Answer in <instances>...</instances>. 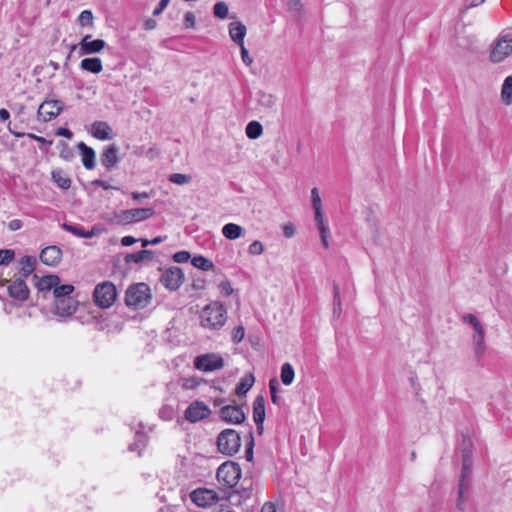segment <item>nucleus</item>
<instances>
[{
    "mask_svg": "<svg viewBox=\"0 0 512 512\" xmlns=\"http://www.w3.org/2000/svg\"><path fill=\"white\" fill-rule=\"evenodd\" d=\"M263 251H264V246H263V244H262L260 241H258V240L253 241V242L249 245V247H248V252H249V254H251V255H260V254H262V253H263Z\"/></svg>",
    "mask_w": 512,
    "mask_h": 512,
    "instance_id": "09e8293b",
    "label": "nucleus"
},
{
    "mask_svg": "<svg viewBox=\"0 0 512 512\" xmlns=\"http://www.w3.org/2000/svg\"><path fill=\"white\" fill-rule=\"evenodd\" d=\"M82 70L98 74L103 70L102 61L98 57L84 58L80 62Z\"/></svg>",
    "mask_w": 512,
    "mask_h": 512,
    "instance_id": "c756f323",
    "label": "nucleus"
},
{
    "mask_svg": "<svg viewBox=\"0 0 512 512\" xmlns=\"http://www.w3.org/2000/svg\"><path fill=\"white\" fill-rule=\"evenodd\" d=\"M200 325L209 330L221 329L227 321V309L219 301H212L202 308L199 314Z\"/></svg>",
    "mask_w": 512,
    "mask_h": 512,
    "instance_id": "f257e3e1",
    "label": "nucleus"
},
{
    "mask_svg": "<svg viewBox=\"0 0 512 512\" xmlns=\"http://www.w3.org/2000/svg\"><path fill=\"white\" fill-rule=\"evenodd\" d=\"M165 239H166V236L165 237L157 236L151 240L141 238L140 242L143 247H147L148 245H158V244L162 243Z\"/></svg>",
    "mask_w": 512,
    "mask_h": 512,
    "instance_id": "5fc2aeb1",
    "label": "nucleus"
},
{
    "mask_svg": "<svg viewBox=\"0 0 512 512\" xmlns=\"http://www.w3.org/2000/svg\"><path fill=\"white\" fill-rule=\"evenodd\" d=\"M10 297L18 301H26L29 297V288L24 279H17L8 286Z\"/></svg>",
    "mask_w": 512,
    "mask_h": 512,
    "instance_id": "aec40b11",
    "label": "nucleus"
},
{
    "mask_svg": "<svg viewBox=\"0 0 512 512\" xmlns=\"http://www.w3.org/2000/svg\"><path fill=\"white\" fill-rule=\"evenodd\" d=\"M196 23V18L193 12H186L184 15V26L185 28H193Z\"/></svg>",
    "mask_w": 512,
    "mask_h": 512,
    "instance_id": "603ef678",
    "label": "nucleus"
},
{
    "mask_svg": "<svg viewBox=\"0 0 512 512\" xmlns=\"http://www.w3.org/2000/svg\"><path fill=\"white\" fill-rule=\"evenodd\" d=\"M281 381L284 385H288V362L281 367Z\"/></svg>",
    "mask_w": 512,
    "mask_h": 512,
    "instance_id": "13d9d810",
    "label": "nucleus"
},
{
    "mask_svg": "<svg viewBox=\"0 0 512 512\" xmlns=\"http://www.w3.org/2000/svg\"><path fill=\"white\" fill-rule=\"evenodd\" d=\"M244 335H245L244 327L242 325L236 326L232 330V340H233V342L234 343H240L243 340Z\"/></svg>",
    "mask_w": 512,
    "mask_h": 512,
    "instance_id": "8fccbe9b",
    "label": "nucleus"
},
{
    "mask_svg": "<svg viewBox=\"0 0 512 512\" xmlns=\"http://www.w3.org/2000/svg\"><path fill=\"white\" fill-rule=\"evenodd\" d=\"M269 388L272 402L277 405L283 402V397L281 396V394L284 391L280 390V384L276 378L270 380Z\"/></svg>",
    "mask_w": 512,
    "mask_h": 512,
    "instance_id": "c9c22d12",
    "label": "nucleus"
},
{
    "mask_svg": "<svg viewBox=\"0 0 512 512\" xmlns=\"http://www.w3.org/2000/svg\"><path fill=\"white\" fill-rule=\"evenodd\" d=\"M194 365L198 370L212 372L224 366L223 358L216 353H207L196 357Z\"/></svg>",
    "mask_w": 512,
    "mask_h": 512,
    "instance_id": "9d476101",
    "label": "nucleus"
},
{
    "mask_svg": "<svg viewBox=\"0 0 512 512\" xmlns=\"http://www.w3.org/2000/svg\"><path fill=\"white\" fill-rule=\"evenodd\" d=\"M93 185H97V186H100L102 187L104 190H108V189H111L113 188L108 182L104 181V180H100V179H97V180H94L92 182Z\"/></svg>",
    "mask_w": 512,
    "mask_h": 512,
    "instance_id": "69168bd1",
    "label": "nucleus"
},
{
    "mask_svg": "<svg viewBox=\"0 0 512 512\" xmlns=\"http://www.w3.org/2000/svg\"><path fill=\"white\" fill-rule=\"evenodd\" d=\"M257 101L259 106L263 107L264 109H272L276 103L274 96L265 92H260L258 94Z\"/></svg>",
    "mask_w": 512,
    "mask_h": 512,
    "instance_id": "4c0bfd02",
    "label": "nucleus"
},
{
    "mask_svg": "<svg viewBox=\"0 0 512 512\" xmlns=\"http://www.w3.org/2000/svg\"><path fill=\"white\" fill-rule=\"evenodd\" d=\"M255 378L252 373L246 374L236 386V394L238 396L245 395L253 386Z\"/></svg>",
    "mask_w": 512,
    "mask_h": 512,
    "instance_id": "473e14b6",
    "label": "nucleus"
},
{
    "mask_svg": "<svg viewBox=\"0 0 512 512\" xmlns=\"http://www.w3.org/2000/svg\"><path fill=\"white\" fill-rule=\"evenodd\" d=\"M501 99L506 105L512 104V75L507 76L503 82Z\"/></svg>",
    "mask_w": 512,
    "mask_h": 512,
    "instance_id": "f704fd0d",
    "label": "nucleus"
},
{
    "mask_svg": "<svg viewBox=\"0 0 512 512\" xmlns=\"http://www.w3.org/2000/svg\"><path fill=\"white\" fill-rule=\"evenodd\" d=\"M168 3H169V0H160L157 7L153 10V15L154 16L160 15L163 12V10L167 7Z\"/></svg>",
    "mask_w": 512,
    "mask_h": 512,
    "instance_id": "4d7b16f0",
    "label": "nucleus"
},
{
    "mask_svg": "<svg viewBox=\"0 0 512 512\" xmlns=\"http://www.w3.org/2000/svg\"><path fill=\"white\" fill-rule=\"evenodd\" d=\"M290 3V20L293 19L297 24L301 25L306 19V11L300 0H289Z\"/></svg>",
    "mask_w": 512,
    "mask_h": 512,
    "instance_id": "a878e982",
    "label": "nucleus"
},
{
    "mask_svg": "<svg viewBox=\"0 0 512 512\" xmlns=\"http://www.w3.org/2000/svg\"><path fill=\"white\" fill-rule=\"evenodd\" d=\"M221 418L232 424H240L245 420V413L243 410L234 405H227L220 410Z\"/></svg>",
    "mask_w": 512,
    "mask_h": 512,
    "instance_id": "dca6fc26",
    "label": "nucleus"
},
{
    "mask_svg": "<svg viewBox=\"0 0 512 512\" xmlns=\"http://www.w3.org/2000/svg\"><path fill=\"white\" fill-rule=\"evenodd\" d=\"M15 256V252L10 249L0 250V265H8Z\"/></svg>",
    "mask_w": 512,
    "mask_h": 512,
    "instance_id": "49530a36",
    "label": "nucleus"
},
{
    "mask_svg": "<svg viewBox=\"0 0 512 512\" xmlns=\"http://www.w3.org/2000/svg\"><path fill=\"white\" fill-rule=\"evenodd\" d=\"M210 409L203 402L195 401L191 403L185 411V418L189 422L195 423L210 415Z\"/></svg>",
    "mask_w": 512,
    "mask_h": 512,
    "instance_id": "2eb2a0df",
    "label": "nucleus"
},
{
    "mask_svg": "<svg viewBox=\"0 0 512 512\" xmlns=\"http://www.w3.org/2000/svg\"><path fill=\"white\" fill-rule=\"evenodd\" d=\"M91 134L98 140H111L113 131L110 125L105 121H95L91 125Z\"/></svg>",
    "mask_w": 512,
    "mask_h": 512,
    "instance_id": "412c9836",
    "label": "nucleus"
},
{
    "mask_svg": "<svg viewBox=\"0 0 512 512\" xmlns=\"http://www.w3.org/2000/svg\"><path fill=\"white\" fill-rule=\"evenodd\" d=\"M63 149L60 152V156L64 158L65 160H70L72 157V152L69 149L68 145L66 143H63Z\"/></svg>",
    "mask_w": 512,
    "mask_h": 512,
    "instance_id": "680f3d73",
    "label": "nucleus"
},
{
    "mask_svg": "<svg viewBox=\"0 0 512 512\" xmlns=\"http://www.w3.org/2000/svg\"><path fill=\"white\" fill-rule=\"evenodd\" d=\"M240 48H241V58H242V61L247 65H251L252 62H253V59L252 57L249 55L247 49L245 48L244 44L242 45H239Z\"/></svg>",
    "mask_w": 512,
    "mask_h": 512,
    "instance_id": "6e6d98bb",
    "label": "nucleus"
},
{
    "mask_svg": "<svg viewBox=\"0 0 512 512\" xmlns=\"http://www.w3.org/2000/svg\"><path fill=\"white\" fill-rule=\"evenodd\" d=\"M151 300L150 289L145 283L130 286L125 295V303L134 309L145 308Z\"/></svg>",
    "mask_w": 512,
    "mask_h": 512,
    "instance_id": "f03ea898",
    "label": "nucleus"
},
{
    "mask_svg": "<svg viewBox=\"0 0 512 512\" xmlns=\"http://www.w3.org/2000/svg\"><path fill=\"white\" fill-rule=\"evenodd\" d=\"M218 289L220 294L224 296H229L233 293V288L229 280H223L219 283Z\"/></svg>",
    "mask_w": 512,
    "mask_h": 512,
    "instance_id": "de8ad7c7",
    "label": "nucleus"
},
{
    "mask_svg": "<svg viewBox=\"0 0 512 512\" xmlns=\"http://www.w3.org/2000/svg\"><path fill=\"white\" fill-rule=\"evenodd\" d=\"M190 499L199 507H207L216 503L219 500V496L212 489L198 488L191 492Z\"/></svg>",
    "mask_w": 512,
    "mask_h": 512,
    "instance_id": "f8f14e48",
    "label": "nucleus"
},
{
    "mask_svg": "<svg viewBox=\"0 0 512 512\" xmlns=\"http://www.w3.org/2000/svg\"><path fill=\"white\" fill-rule=\"evenodd\" d=\"M62 228L80 238H92L100 233V229L96 226L86 231L82 226L63 223Z\"/></svg>",
    "mask_w": 512,
    "mask_h": 512,
    "instance_id": "4be33fe9",
    "label": "nucleus"
},
{
    "mask_svg": "<svg viewBox=\"0 0 512 512\" xmlns=\"http://www.w3.org/2000/svg\"><path fill=\"white\" fill-rule=\"evenodd\" d=\"M472 459H469V455L466 454L464 459H462V472L458 486V500H457V508L459 510H464V505L466 502L465 493L469 489V480L472 474Z\"/></svg>",
    "mask_w": 512,
    "mask_h": 512,
    "instance_id": "423d86ee",
    "label": "nucleus"
},
{
    "mask_svg": "<svg viewBox=\"0 0 512 512\" xmlns=\"http://www.w3.org/2000/svg\"><path fill=\"white\" fill-rule=\"evenodd\" d=\"M138 241H140V239H136L133 236H124L121 239V244L125 247H128V246L135 244Z\"/></svg>",
    "mask_w": 512,
    "mask_h": 512,
    "instance_id": "052dcab7",
    "label": "nucleus"
},
{
    "mask_svg": "<svg viewBox=\"0 0 512 512\" xmlns=\"http://www.w3.org/2000/svg\"><path fill=\"white\" fill-rule=\"evenodd\" d=\"M191 263L194 267L199 268L204 271L214 268L213 263L209 259H207L203 256L193 257V259L191 260Z\"/></svg>",
    "mask_w": 512,
    "mask_h": 512,
    "instance_id": "ea45409f",
    "label": "nucleus"
},
{
    "mask_svg": "<svg viewBox=\"0 0 512 512\" xmlns=\"http://www.w3.org/2000/svg\"><path fill=\"white\" fill-rule=\"evenodd\" d=\"M512 53V33L501 36L493 47L490 60L494 63L501 62Z\"/></svg>",
    "mask_w": 512,
    "mask_h": 512,
    "instance_id": "9b49d317",
    "label": "nucleus"
},
{
    "mask_svg": "<svg viewBox=\"0 0 512 512\" xmlns=\"http://www.w3.org/2000/svg\"><path fill=\"white\" fill-rule=\"evenodd\" d=\"M58 136H64L66 138H71L73 133L67 128H59L56 132Z\"/></svg>",
    "mask_w": 512,
    "mask_h": 512,
    "instance_id": "338daca9",
    "label": "nucleus"
},
{
    "mask_svg": "<svg viewBox=\"0 0 512 512\" xmlns=\"http://www.w3.org/2000/svg\"><path fill=\"white\" fill-rule=\"evenodd\" d=\"M334 299H333V314L339 316L341 314V300H340V290L337 284H334Z\"/></svg>",
    "mask_w": 512,
    "mask_h": 512,
    "instance_id": "a18cd8bd",
    "label": "nucleus"
},
{
    "mask_svg": "<svg viewBox=\"0 0 512 512\" xmlns=\"http://www.w3.org/2000/svg\"><path fill=\"white\" fill-rule=\"evenodd\" d=\"M311 198H312V206L315 212V224L317 228L320 231L321 234V241L325 247H328V232L329 229L327 225L324 222V216L322 213V207H321V198L318 192V189L314 187L311 191Z\"/></svg>",
    "mask_w": 512,
    "mask_h": 512,
    "instance_id": "6e6552de",
    "label": "nucleus"
},
{
    "mask_svg": "<svg viewBox=\"0 0 512 512\" xmlns=\"http://www.w3.org/2000/svg\"><path fill=\"white\" fill-rule=\"evenodd\" d=\"M131 197L133 200L135 201H141L142 199H147L149 198V194L146 193V192H142V193H139V192H132L131 193Z\"/></svg>",
    "mask_w": 512,
    "mask_h": 512,
    "instance_id": "e2e57ef3",
    "label": "nucleus"
},
{
    "mask_svg": "<svg viewBox=\"0 0 512 512\" xmlns=\"http://www.w3.org/2000/svg\"><path fill=\"white\" fill-rule=\"evenodd\" d=\"M222 234L229 240H235L242 236L243 228L238 224L228 223L223 226Z\"/></svg>",
    "mask_w": 512,
    "mask_h": 512,
    "instance_id": "2f4dec72",
    "label": "nucleus"
},
{
    "mask_svg": "<svg viewBox=\"0 0 512 512\" xmlns=\"http://www.w3.org/2000/svg\"><path fill=\"white\" fill-rule=\"evenodd\" d=\"M184 281V273L177 266L169 267L162 271L160 282L171 291L177 290Z\"/></svg>",
    "mask_w": 512,
    "mask_h": 512,
    "instance_id": "1a4fd4ad",
    "label": "nucleus"
},
{
    "mask_svg": "<svg viewBox=\"0 0 512 512\" xmlns=\"http://www.w3.org/2000/svg\"><path fill=\"white\" fill-rule=\"evenodd\" d=\"M153 208H135L122 210L115 215L117 223L121 225H128L135 222L144 221L154 215Z\"/></svg>",
    "mask_w": 512,
    "mask_h": 512,
    "instance_id": "0eeeda50",
    "label": "nucleus"
},
{
    "mask_svg": "<svg viewBox=\"0 0 512 512\" xmlns=\"http://www.w3.org/2000/svg\"><path fill=\"white\" fill-rule=\"evenodd\" d=\"M253 418L257 424L258 430H262V424L265 419V401L262 396H258L253 403Z\"/></svg>",
    "mask_w": 512,
    "mask_h": 512,
    "instance_id": "393cba45",
    "label": "nucleus"
},
{
    "mask_svg": "<svg viewBox=\"0 0 512 512\" xmlns=\"http://www.w3.org/2000/svg\"><path fill=\"white\" fill-rule=\"evenodd\" d=\"M216 477L220 484L234 487L241 478V469L237 463L225 462L217 469Z\"/></svg>",
    "mask_w": 512,
    "mask_h": 512,
    "instance_id": "20e7f679",
    "label": "nucleus"
},
{
    "mask_svg": "<svg viewBox=\"0 0 512 512\" xmlns=\"http://www.w3.org/2000/svg\"><path fill=\"white\" fill-rule=\"evenodd\" d=\"M22 226H23V223L19 219H14V220L10 221L8 224V228L10 231H17V230L21 229Z\"/></svg>",
    "mask_w": 512,
    "mask_h": 512,
    "instance_id": "bf43d9fd",
    "label": "nucleus"
},
{
    "mask_svg": "<svg viewBox=\"0 0 512 512\" xmlns=\"http://www.w3.org/2000/svg\"><path fill=\"white\" fill-rule=\"evenodd\" d=\"M154 258V252L152 250H141L136 253H130L125 256V263H143L150 261Z\"/></svg>",
    "mask_w": 512,
    "mask_h": 512,
    "instance_id": "7c9ffc66",
    "label": "nucleus"
},
{
    "mask_svg": "<svg viewBox=\"0 0 512 512\" xmlns=\"http://www.w3.org/2000/svg\"><path fill=\"white\" fill-rule=\"evenodd\" d=\"M78 307V302L73 297H62L54 301V313L60 317L73 315Z\"/></svg>",
    "mask_w": 512,
    "mask_h": 512,
    "instance_id": "4468645a",
    "label": "nucleus"
},
{
    "mask_svg": "<svg viewBox=\"0 0 512 512\" xmlns=\"http://www.w3.org/2000/svg\"><path fill=\"white\" fill-rule=\"evenodd\" d=\"M462 319L465 323H468L471 326H473L474 330L482 326L481 322L477 319V317L471 313L465 314Z\"/></svg>",
    "mask_w": 512,
    "mask_h": 512,
    "instance_id": "3c124183",
    "label": "nucleus"
},
{
    "mask_svg": "<svg viewBox=\"0 0 512 512\" xmlns=\"http://www.w3.org/2000/svg\"><path fill=\"white\" fill-rule=\"evenodd\" d=\"M77 147L81 154L83 166L88 170L93 169L95 167V151L83 142H80Z\"/></svg>",
    "mask_w": 512,
    "mask_h": 512,
    "instance_id": "b1692460",
    "label": "nucleus"
},
{
    "mask_svg": "<svg viewBox=\"0 0 512 512\" xmlns=\"http://www.w3.org/2000/svg\"><path fill=\"white\" fill-rule=\"evenodd\" d=\"M37 260L34 256H24L19 261V273L23 278L30 276L36 268Z\"/></svg>",
    "mask_w": 512,
    "mask_h": 512,
    "instance_id": "c85d7f7f",
    "label": "nucleus"
},
{
    "mask_svg": "<svg viewBox=\"0 0 512 512\" xmlns=\"http://www.w3.org/2000/svg\"><path fill=\"white\" fill-rule=\"evenodd\" d=\"M118 151H119V149L115 144H111L104 148V150L100 156V161H101V164L107 170H111L119 162Z\"/></svg>",
    "mask_w": 512,
    "mask_h": 512,
    "instance_id": "6ab92c4d",
    "label": "nucleus"
},
{
    "mask_svg": "<svg viewBox=\"0 0 512 512\" xmlns=\"http://www.w3.org/2000/svg\"><path fill=\"white\" fill-rule=\"evenodd\" d=\"M245 132L249 139L254 140L262 135L263 128L258 121H251L247 124Z\"/></svg>",
    "mask_w": 512,
    "mask_h": 512,
    "instance_id": "e433bc0d",
    "label": "nucleus"
},
{
    "mask_svg": "<svg viewBox=\"0 0 512 512\" xmlns=\"http://www.w3.org/2000/svg\"><path fill=\"white\" fill-rule=\"evenodd\" d=\"M475 355L480 358L485 351V331L483 325L476 328L473 334Z\"/></svg>",
    "mask_w": 512,
    "mask_h": 512,
    "instance_id": "bb28decb",
    "label": "nucleus"
},
{
    "mask_svg": "<svg viewBox=\"0 0 512 512\" xmlns=\"http://www.w3.org/2000/svg\"><path fill=\"white\" fill-rule=\"evenodd\" d=\"M190 258V254L187 251H179L173 255V260L177 263L187 262Z\"/></svg>",
    "mask_w": 512,
    "mask_h": 512,
    "instance_id": "864d4df0",
    "label": "nucleus"
},
{
    "mask_svg": "<svg viewBox=\"0 0 512 512\" xmlns=\"http://www.w3.org/2000/svg\"><path fill=\"white\" fill-rule=\"evenodd\" d=\"M40 260L48 266H57L62 260V250L56 245L44 248L40 253Z\"/></svg>",
    "mask_w": 512,
    "mask_h": 512,
    "instance_id": "f3484780",
    "label": "nucleus"
},
{
    "mask_svg": "<svg viewBox=\"0 0 512 512\" xmlns=\"http://www.w3.org/2000/svg\"><path fill=\"white\" fill-rule=\"evenodd\" d=\"M191 176L187 174L174 173L169 176V181L177 185H185L191 181Z\"/></svg>",
    "mask_w": 512,
    "mask_h": 512,
    "instance_id": "79ce46f5",
    "label": "nucleus"
},
{
    "mask_svg": "<svg viewBox=\"0 0 512 512\" xmlns=\"http://www.w3.org/2000/svg\"><path fill=\"white\" fill-rule=\"evenodd\" d=\"M261 512H276V507L273 503L267 502L263 505Z\"/></svg>",
    "mask_w": 512,
    "mask_h": 512,
    "instance_id": "774afa93",
    "label": "nucleus"
},
{
    "mask_svg": "<svg viewBox=\"0 0 512 512\" xmlns=\"http://www.w3.org/2000/svg\"><path fill=\"white\" fill-rule=\"evenodd\" d=\"M52 180L61 189L67 190L71 186V179L62 170H56L52 172Z\"/></svg>",
    "mask_w": 512,
    "mask_h": 512,
    "instance_id": "72a5a7b5",
    "label": "nucleus"
},
{
    "mask_svg": "<svg viewBox=\"0 0 512 512\" xmlns=\"http://www.w3.org/2000/svg\"><path fill=\"white\" fill-rule=\"evenodd\" d=\"M217 446L222 454L232 456L240 449V436L234 429H225L218 435Z\"/></svg>",
    "mask_w": 512,
    "mask_h": 512,
    "instance_id": "7ed1b4c3",
    "label": "nucleus"
},
{
    "mask_svg": "<svg viewBox=\"0 0 512 512\" xmlns=\"http://www.w3.org/2000/svg\"><path fill=\"white\" fill-rule=\"evenodd\" d=\"M245 457L248 461H251L253 458V439H250V442L248 444V447L245 452Z\"/></svg>",
    "mask_w": 512,
    "mask_h": 512,
    "instance_id": "0e129e2a",
    "label": "nucleus"
},
{
    "mask_svg": "<svg viewBox=\"0 0 512 512\" xmlns=\"http://www.w3.org/2000/svg\"><path fill=\"white\" fill-rule=\"evenodd\" d=\"M74 291V286L70 284L60 285L57 284L53 291L55 299H59L62 297H71L70 294Z\"/></svg>",
    "mask_w": 512,
    "mask_h": 512,
    "instance_id": "58836bf2",
    "label": "nucleus"
},
{
    "mask_svg": "<svg viewBox=\"0 0 512 512\" xmlns=\"http://www.w3.org/2000/svg\"><path fill=\"white\" fill-rule=\"evenodd\" d=\"M93 297L98 306L109 308L116 300V287L109 281L100 283L95 287Z\"/></svg>",
    "mask_w": 512,
    "mask_h": 512,
    "instance_id": "39448f33",
    "label": "nucleus"
},
{
    "mask_svg": "<svg viewBox=\"0 0 512 512\" xmlns=\"http://www.w3.org/2000/svg\"><path fill=\"white\" fill-rule=\"evenodd\" d=\"M63 110V103L60 100H45L38 108V116L43 121H51Z\"/></svg>",
    "mask_w": 512,
    "mask_h": 512,
    "instance_id": "ddd939ff",
    "label": "nucleus"
},
{
    "mask_svg": "<svg viewBox=\"0 0 512 512\" xmlns=\"http://www.w3.org/2000/svg\"><path fill=\"white\" fill-rule=\"evenodd\" d=\"M228 12H229V8L225 2L219 1V2L215 3V5L213 7V14L215 17L220 18V19H225L228 16Z\"/></svg>",
    "mask_w": 512,
    "mask_h": 512,
    "instance_id": "a19ab883",
    "label": "nucleus"
},
{
    "mask_svg": "<svg viewBox=\"0 0 512 512\" xmlns=\"http://www.w3.org/2000/svg\"><path fill=\"white\" fill-rule=\"evenodd\" d=\"M461 451H462V459H464L466 454L469 455V459H472V441H471L470 437L467 435H463Z\"/></svg>",
    "mask_w": 512,
    "mask_h": 512,
    "instance_id": "c03bdc74",
    "label": "nucleus"
},
{
    "mask_svg": "<svg viewBox=\"0 0 512 512\" xmlns=\"http://www.w3.org/2000/svg\"><path fill=\"white\" fill-rule=\"evenodd\" d=\"M82 55L99 53L106 46V42L102 39L92 40L91 35H86L79 43Z\"/></svg>",
    "mask_w": 512,
    "mask_h": 512,
    "instance_id": "a211bd4d",
    "label": "nucleus"
},
{
    "mask_svg": "<svg viewBox=\"0 0 512 512\" xmlns=\"http://www.w3.org/2000/svg\"><path fill=\"white\" fill-rule=\"evenodd\" d=\"M229 35L231 39L238 45L244 44L246 35V27L241 22H232L229 25Z\"/></svg>",
    "mask_w": 512,
    "mask_h": 512,
    "instance_id": "cd10ccee",
    "label": "nucleus"
},
{
    "mask_svg": "<svg viewBox=\"0 0 512 512\" xmlns=\"http://www.w3.org/2000/svg\"><path fill=\"white\" fill-rule=\"evenodd\" d=\"M93 23V13L90 10H84L78 17V24L82 27L90 26Z\"/></svg>",
    "mask_w": 512,
    "mask_h": 512,
    "instance_id": "37998d69",
    "label": "nucleus"
},
{
    "mask_svg": "<svg viewBox=\"0 0 512 512\" xmlns=\"http://www.w3.org/2000/svg\"><path fill=\"white\" fill-rule=\"evenodd\" d=\"M34 279L36 280L35 286L41 292L54 290L55 286L60 283V278L57 275H47L41 278L34 275Z\"/></svg>",
    "mask_w": 512,
    "mask_h": 512,
    "instance_id": "5701e85b",
    "label": "nucleus"
}]
</instances>
